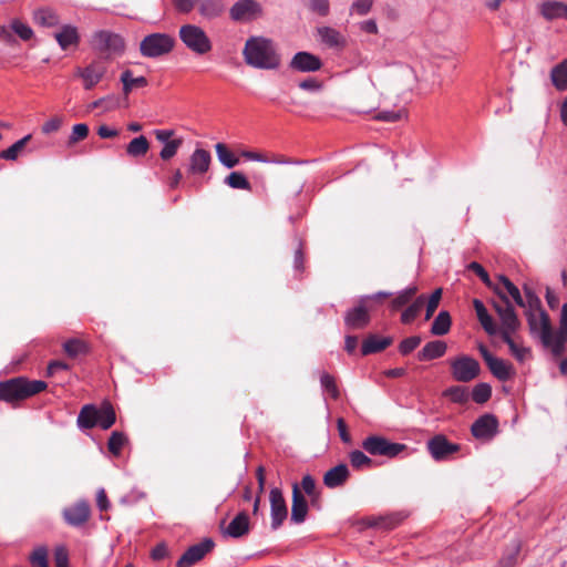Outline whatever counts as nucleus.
I'll list each match as a JSON object with an SVG mask.
<instances>
[{
	"mask_svg": "<svg viewBox=\"0 0 567 567\" xmlns=\"http://www.w3.org/2000/svg\"><path fill=\"white\" fill-rule=\"evenodd\" d=\"M373 0H355L350 8L351 12L365 16L372 8Z\"/></svg>",
	"mask_w": 567,
	"mask_h": 567,
	"instance_id": "63",
	"label": "nucleus"
},
{
	"mask_svg": "<svg viewBox=\"0 0 567 567\" xmlns=\"http://www.w3.org/2000/svg\"><path fill=\"white\" fill-rule=\"evenodd\" d=\"M11 29L23 41H28L33 37L32 29L28 24L21 22L20 20H13L11 22Z\"/></svg>",
	"mask_w": 567,
	"mask_h": 567,
	"instance_id": "58",
	"label": "nucleus"
},
{
	"mask_svg": "<svg viewBox=\"0 0 567 567\" xmlns=\"http://www.w3.org/2000/svg\"><path fill=\"white\" fill-rule=\"evenodd\" d=\"M452 326L451 315L443 310L440 311L431 326V333L433 336H445L449 333Z\"/></svg>",
	"mask_w": 567,
	"mask_h": 567,
	"instance_id": "35",
	"label": "nucleus"
},
{
	"mask_svg": "<svg viewBox=\"0 0 567 567\" xmlns=\"http://www.w3.org/2000/svg\"><path fill=\"white\" fill-rule=\"evenodd\" d=\"M421 341H422V339L419 336L409 337V338L402 340V342L399 346L400 353L402 355H406V354L411 353L420 346Z\"/></svg>",
	"mask_w": 567,
	"mask_h": 567,
	"instance_id": "59",
	"label": "nucleus"
},
{
	"mask_svg": "<svg viewBox=\"0 0 567 567\" xmlns=\"http://www.w3.org/2000/svg\"><path fill=\"white\" fill-rule=\"evenodd\" d=\"M317 32L321 42L329 48L343 49L346 47L347 41L338 30L330 27H320Z\"/></svg>",
	"mask_w": 567,
	"mask_h": 567,
	"instance_id": "25",
	"label": "nucleus"
},
{
	"mask_svg": "<svg viewBox=\"0 0 567 567\" xmlns=\"http://www.w3.org/2000/svg\"><path fill=\"white\" fill-rule=\"evenodd\" d=\"M478 321L481 326L483 327L484 331L489 336L499 334L501 326L498 327L492 316L487 312L486 315L478 318Z\"/></svg>",
	"mask_w": 567,
	"mask_h": 567,
	"instance_id": "61",
	"label": "nucleus"
},
{
	"mask_svg": "<svg viewBox=\"0 0 567 567\" xmlns=\"http://www.w3.org/2000/svg\"><path fill=\"white\" fill-rule=\"evenodd\" d=\"M430 455L435 461H444L450 455L457 453L461 450L458 444L450 442L445 435L436 434L426 443Z\"/></svg>",
	"mask_w": 567,
	"mask_h": 567,
	"instance_id": "12",
	"label": "nucleus"
},
{
	"mask_svg": "<svg viewBox=\"0 0 567 567\" xmlns=\"http://www.w3.org/2000/svg\"><path fill=\"white\" fill-rule=\"evenodd\" d=\"M350 477L349 468L346 464H339L323 475V484L328 488H337L343 486Z\"/></svg>",
	"mask_w": 567,
	"mask_h": 567,
	"instance_id": "22",
	"label": "nucleus"
},
{
	"mask_svg": "<svg viewBox=\"0 0 567 567\" xmlns=\"http://www.w3.org/2000/svg\"><path fill=\"white\" fill-rule=\"evenodd\" d=\"M210 163V153L204 148H196L189 157L188 173L193 175L205 174L209 169Z\"/></svg>",
	"mask_w": 567,
	"mask_h": 567,
	"instance_id": "21",
	"label": "nucleus"
},
{
	"mask_svg": "<svg viewBox=\"0 0 567 567\" xmlns=\"http://www.w3.org/2000/svg\"><path fill=\"white\" fill-rule=\"evenodd\" d=\"M567 342V336L557 334L556 332L549 337V343L543 344L545 348H549L555 357H561L565 353V344Z\"/></svg>",
	"mask_w": 567,
	"mask_h": 567,
	"instance_id": "46",
	"label": "nucleus"
},
{
	"mask_svg": "<svg viewBox=\"0 0 567 567\" xmlns=\"http://www.w3.org/2000/svg\"><path fill=\"white\" fill-rule=\"evenodd\" d=\"M306 6L320 17H326L330 12L329 0H306Z\"/></svg>",
	"mask_w": 567,
	"mask_h": 567,
	"instance_id": "56",
	"label": "nucleus"
},
{
	"mask_svg": "<svg viewBox=\"0 0 567 567\" xmlns=\"http://www.w3.org/2000/svg\"><path fill=\"white\" fill-rule=\"evenodd\" d=\"M183 144V138H173L172 141L167 142L164 147L162 148L159 153V157L163 161H169L173 158L176 154L179 147Z\"/></svg>",
	"mask_w": 567,
	"mask_h": 567,
	"instance_id": "55",
	"label": "nucleus"
},
{
	"mask_svg": "<svg viewBox=\"0 0 567 567\" xmlns=\"http://www.w3.org/2000/svg\"><path fill=\"white\" fill-rule=\"evenodd\" d=\"M175 39L167 33H151L140 42V53L144 58L155 59L169 54L175 48Z\"/></svg>",
	"mask_w": 567,
	"mask_h": 567,
	"instance_id": "6",
	"label": "nucleus"
},
{
	"mask_svg": "<svg viewBox=\"0 0 567 567\" xmlns=\"http://www.w3.org/2000/svg\"><path fill=\"white\" fill-rule=\"evenodd\" d=\"M550 79L557 90H567V59L551 69Z\"/></svg>",
	"mask_w": 567,
	"mask_h": 567,
	"instance_id": "33",
	"label": "nucleus"
},
{
	"mask_svg": "<svg viewBox=\"0 0 567 567\" xmlns=\"http://www.w3.org/2000/svg\"><path fill=\"white\" fill-rule=\"evenodd\" d=\"M54 39L62 50H68L70 47H78L80 43V34L76 27L64 24L60 31L54 34Z\"/></svg>",
	"mask_w": 567,
	"mask_h": 567,
	"instance_id": "24",
	"label": "nucleus"
},
{
	"mask_svg": "<svg viewBox=\"0 0 567 567\" xmlns=\"http://www.w3.org/2000/svg\"><path fill=\"white\" fill-rule=\"evenodd\" d=\"M87 135H89V126L86 124H84V123L75 124L72 127L71 135L69 136L68 145L73 146L76 143L85 140L87 137Z\"/></svg>",
	"mask_w": 567,
	"mask_h": 567,
	"instance_id": "54",
	"label": "nucleus"
},
{
	"mask_svg": "<svg viewBox=\"0 0 567 567\" xmlns=\"http://www.w3.org/2000/svg\"><path fill=\"white\" fill-rule=\"evenodd\" d=\"M497 299L491 301L493 309L501 320L499 336L502 340L508 346L511 353L519 362H524L530 354L529 348H525L514 340V334L519 330L522 322L517 312L505 293L495 288Z\"/></svg>",
	"mask_w": 567,
	"mask_h": 567,
	"instance_id": "1",
	"label": "nucleus"
},
{
	"mask_svg": "<svg viewBox=\"0 0 567 567\" xmlns=\"http://www.w3.org/2000/svg\"><path fill=\"white\" fill-rule=\"evenodd\" d=\"M478 321L481 326L483 327L484 331L489 336L499 334L501 326L498 327L492 316L487 312L486 315L478 318Z\"/></svg>",
	"mask_w": 567,
	"mask_h": 567,
	"instance_id": "60",
	"label": "nucleus"
},
{
	"mask_svg": "<svg viewBox=\"0 0 567 567\" xmlns=\"http://www.w3.org/2000/svg\"><path fill=\"white\" fill-rule=\"evenodd\" d=\"M289 68L298 72H316L322 68L319 56L307 52H297L289 63Z\"/></svg>",
	"mask_w": 567,
	"mask_h": 567,
	"instance_id": "17",
	"label": "nucleus"
},
{
	"mask_svg": "<svg viewBox=\"0 0 567 567\" xmlns=\"http://www.w3.org/2000/svg\"><path fill=\"white\" fill-rule=\"evenodd\" d=\"M321 386L331 395L333 400H338L340 398V391L337 385L334 377L331 374L323 372L320 377Z\"/></svg>",
	"mask_w": 567,
	"mask_h": 567,
	"instance_id": "52",
	"label": "nucleus"
},
{
	"mask_svg": "<svg viewBox=\"0 0 567 567\" xmlns=\"http://www.w3.org/2000/svg\"><path fill=\"white\" fill-rule=\"evenodd\" d=\"M417 287L412 286L406 289H404L402 292H400L391 302V306L394 310L400 309L401 307L408 305L416 295Z\"/></svg>",
	"mask_w": 567,
	"mask_h": 567,
	"instance_id": "49",
	"label": "nucleus"
},
{
	"mask_svg": "<svg viewBox=\"0 0 567 567\" xmlns=\"http://www.w3.org/2000/svg\"><path fill=\"white\" fill-rule=\"evenodd\" d=\"M64 520L73 526H83L91 516L90 505L85 501H79L75 504L68 506L62 512Z\"/></svg>",
	"mask_w": 567,
	"mask_h": 567,
	"instance_id": "16",
	"label": "nucleus"
},
{
	"mask_svg": "<svg viewBox=\"0 0 567 567\" xmlns=\"http://www.w3.org/2000/svg\"><path fill=\"white\" fill-rule=\"evenodd\" d=\"M362 449L373 456H385L394 458L405 451L408 446L402 443H394L380 435H370L362 442Z\"/></svg>",
	"mask_w": 567,
	"mask_h": 567,
	"instance_id": "7",
	"label": "nucleus"
},
{
	"mask_svg": "<svg viewBox=\"0 0 567 567\" xmlns=\"http://www.w3.org/2000/svg\"><path fill=\"white\" fill-rule=\"evenodd\" d=\"M63 351L68 357L76 358L87 352V344L78 338L69 339L63 343Z\"/></svg>",
	"mask_w": 567,
	"mask_h": 567,
	"instance_id": "42",
	"label": "nucleus"
},
{
	"mask_svg": "<svg viewBox=\"0 0 567 567\" xmlns=\"http://www.w3.org/2000/svg\"><path fill=\"white\" fill-rule=\"evenodd\" d=\"M31 567H49V549L45 546L35 547L29 555Z\"/></svg>",
	"mask_w": 567,
	"mask_h": 567,
	"instance_id": "44",
	"label": "nucleus"
},
{
	"mask_svg": "<svg viewBox=\"0 0 567 567\" xmlns=\"http://www.w3.org/2000/svg\"><path fill=\"white\" fill-rule=\"evenodd\" d=\"M351 465L357 468H370L373 466V460L367 456L362 451L354 450L349 454Z\"/></svg>",
	"mask_w": 567,
	"mask_h": 567,
	"instance_id": "47",
	"label": "nucleus"
},
{
	"mask_svg": "<svg viewBox=\"0 0 567 567\" xmlns=\"http://www.w3.org/2000/svg\"><path fill=\"white\" fill-rule=\"evenodd\" d=\"M97 408L93 404L82 406L78 415V425L80 429L90 430L97 425Z\"/></svg>",
	"mask_w": 567,
	"mask_h": 567,
	"instance_id": "30",
	"label": "nucleus"
},
{
	"mask_svg": "<svg viewBox=\"0 0 567 567\" xmlns=\"http://www.w3.org/2000/svg\"><path fill=\"white\" fill-rule=\"evenodd\" d=\"M225 184L234 189L251 190V185L241 172H231L225 178Z\"/></svg>",
	"mask_w": 567,
	"mask_h": 567,
	"instance_id": "43",
	"label": "nucleus"
},
{
	"mask_svg": "<svg viewBox=\"0 0 567 567\" xmlns=\"http://www.w3.org/2000/svg\"><path fill=\"white\" fill-rule=\"evenodd\" d=\"M250 532V520L249 516L246 512H240L237 514L233 520L228 524V526L223 530L225 536L231 538H240Z\"/></svg>",
	"mask_w": 567,
	"mask_h": 567,
	"instance_id": "20",
	"label": "nucleus"
},
{
	"mask_svg": "<svg viewBox=\"0 0 567 567\" xmlns=\"http://www.w3.org/2000/svg\"><path fill=\"white\" fill-rule=\"evenodd\" d=\"M447 344L442 340H434L427 342L423 349L417 353L420 361H430L439 359L445 354Z\"/></svg>",
	"mask_w": 567,
	"mask_h": 567,
	"instance_id": "27",
	"label": "nucleus"
},
{
	"mask_svg": "<svg viewBox=\"0 0 567 567\" xmlns=\"http://www.w3.org/2000/svg\"><path fill=\"white\" fill-rule=\"evenodd\" d=\"M47 386L44 381L24 377L0 381V400L13 404L44 391Z\"/></svg>",
	"mask_w": 567,
	"mask_h": 567,
	"instance_id": "3",
	"label": "nucleus"
},
{
	"mask_svg": "<svg viewBox=\"0 0 567 567\" xmlns=\"http://www.w3.org/2000/svg\"><path fill=\"white\" fill-rule=\"evenodd\" d=\"M451 374L455 381L470 382L476 379L481 372L480 363L470 355H458L449 361Z\"/></svg>",
	"mask_w": 567,
	"mask_h": 567,
	"instance_id": "8",
	"label": "nucleus"
},
{
	"mask_svg": "<svg viewBox=\"0 0 567 567\" xmlns=\"http://www.w3.org/2000/svg\"><path fill=\"white\" fill-rule=\"evenodd\" d=\"M494 377L501 381H507L513 375L512 364L503 359L494 357L489 363L486 364Z\"/></svg>",
	"mask_w": 567,
	"mask_h": 567,
	"instance_id": "32",
	"label": "nucleus"
},
{
	"mask_svg": "<svg viewBox=\"0 0 567 567\" xmlns=\"http://www.w3.org/2000/svg\"><path fill=\"white\" fill-rule=\"evenodd\" d=\"M214 547V540L205 538L203 542L190 546L177 560L176 567H192L212 551Z\"/></svg>",
	"mask_w": 567,
	"mask_h": 567,
	"instance_id": "13",
	"label": "nucleus"
},
{
	"mask_svg": "<svg viewBox=\"0 0 567 567\" xmlns=\"http://www.w3.org/2000/svg\"><path fill=\"white\" fill-rule=\"evenodd\" d=\"M198 11L206 19L218 18L225 11L224 0H202Z\"/></svg>",
	"mask_w": 567,
	"mask_h": 567,
	"instance_id": "31",
	"label": "nucleus"
},
{
	"mask_svg": "<svg viewBox=\"0 0 567 567\" xmlns=\"http://www.w3.org/2000/svg\"><path fill=\"white\" fill-rule=\"evenodd\" d=\"M393 343L391 337H379L378 334H369L362 342L361 352L362 355H369L378 353L386 349Z\"/></svg>",
	"mask_w": 567,
	"mask_h": 567,
	"instance_id": "23",
	"label": "nucleus"
},
{
	"mask_svg": "<svg viewBox=\"0 0 567 567\" xmlns=\"http://www.w3.org/2000/svg\"><path fill=\"white\" fill-rule=\"evenodd\" d=\"M441 298H442V289L437 288L432 292V295L430 296V298L426 301L425 320H429L432 318V316L434 315L435 310L439 307Z\"/></svg>",
	"mask_w": 567,
	"mask_h": 567,
	"instance_id": "57",
	"label": "nucleus"
},
{
	"mask_svg": "<svg viewBox=\"0 0 567 567\" xmlns=\"http://www.w3.org/2000/svg\"><path fill=\"white\" fill-rule=\"evenodd\" d=\"M403 516L401 514H392L380 517L377 525L385 529H393L401 524Z\"/></svg>",
	"mask_w": 567,
	"mask_h": 567,
	"instance_id": "62",
	"label": "nucleus"
},
{
	"mask_svg": "<svg viewBox=\"0 0 567 567\" xmlns=\"http://www.w3.org/2000/svg\"><path fill=\"white\" fill-rule=\"evenodd\" d=\"M91 47L94 51L104 54L103 60L107 61L121 56L125 51V41L117 34L106 30L96 31L91 38Z\"/></svg>",
	"mask_w": 567,
	"mask_h": 567,
	"instance_id": "4",
	"label": "nucleus"
},
{
	"mask_svg": "<svg viewBox=\"0 0 567 567\" xmlns=\"http://www.w3.org/2000/svg\"><path fill=\"white\" fill-rule=\"evenodd\" d=\"M498 431V420L495 415L486 413L480 416L471 426L472 435L477 440L488 441Z\"/></svg>",
	"mask_w": 567,
	"mask_h": 567,
	"instance_id": "15",
	"label": "nucleus"
},
{
	"mask_svg": "<svg viewBox=\"0 0 567 567\" xmlns=\"http://www.w3.org/2000/svg\"><path fill=\"white\" fill-rule=\"evenodd\" d=\"M524 293L525 308H527L525 311L538 312L544 310L539 297L535 293V291L532 288L524 286Z\"/></svg>",
	"mask_w": 567,
	"mask_h": 567,
	"instance_id": "45",
	"label": "nucleus"
},
{
	"mask_svg": "<svg viewBox=\"0 0 567 567\" xmlns=\"http://www.w3.org/2000/svg\"><path fill=\"white\" fill-rule=\"evenodd\" d=\"M271 528L278 529L288 516V508L282 492L275 487L269 493Z\"/></svg>",
	"mask_w": 567,
	"mask_h": 567,
	"instance_id": "14",
	"label": "nucleus"
},
{
	"mask_svg": "<svg viewBox=\"0 0 567 567\" xmlns=\"http://www.w3.org/2000/svg\"><path fill=\"white\" fill-rule=\"evenodd\" d=\"M150 142L144 135L133 138L126 145V154L131 157H142L150 151Z\"/></svg>",
	"mask_w": 567,
	"mask_h": 567,
	"instance_id": "36",
	"label": "nucleus"
},
{
	"mask_svg": "<svg viewBox=\"0 0 567 567\" xmlns=\"http://www.w3.org/2000/svg\"><path fill=\"white\" fill-rule=\"evenodd\" d=\"M443 395L451 399L454 403H465L468 400V392L464 386L454 385L446 389Z\"/></svg>",
	"mask_w": 567,
	"mask_h": 567,
	"instance_id": "51",
	"label": "nucleus"
},
{
	"mask_svg": "<svg viewBox=\"0 0 567 567\" xmlns=\"http://www.w3.org/2000/svg\"><path fill=\"white\" fill-rule=\"evenodd\" d=\"M215 151L218 157V161L227 168H233L238 165L239 158L236 157L224 143H217L215 145Z\"/></svg>",
	"mask_w": 567,
	"mask_h": 567,
	"instance_id": "40",
	"label": "nucleus"
},
{
	"mask_svg": "<svg viewBox=\"0 0 567 567\" xmlns=\"http://www.w3.org/2000/svg\"><path fill=\"white\" fill-rule=\"evenodd\" d=\"M107 72V63L102 58L93 60L85 68H76L75 76L82 79L83 87L92 90L97 83L102 81Z\"/></svg>",
	"mask_w": 567,
	"mask_h": 567,
	"instance_id": "10",
	"label": "nucleus"
},
{
	"mask_svg": "<svg viewBox=\"0 0 567 567\" xmlns=\"http://www.w3.org/2000/svg\"><path fill=\"white\" fill-rule=\"evenodd\" d=\"M308 514V503L300 489V486L295 483L292 485V504H291V522L301 524L306 520Z\"/></svg>",
	"mask_w": 567,
	"mask_h": 567,
	"instance_id": "19",
	"label": "nucleus"
},
{
	"mask_svg": "<svg viewBox=\"0 0 567 567\" xmlns=\"http://www.w3.org/2000/svg\"><path fill=\"white\" fill-rule=\"evenodd\" d=\"M543 17L547 20H554L558 18L567 19V3L561 1L548 0L543 2L540 7Z\"/></svg>",
	"mask_w": 567,
	"mask_h": 567,
	"instance_id": "29",
	"label": "nucleus"
},
{
	"mask_svg": "<svg viewBox=\"0 0 567 567\" xmlns=\"http://www.w3.org/2000/svg\"><path fill=\"white\" fill-rule=\"evenodd\" d=\"M178 37L183 44L193 53L205 55L213 49L212 41L203 28L196 24H183L179 28Z\"/></svg>",
	"mask_w": 567,
	"mask_h": 567,
	"instance_id": "5",
	"label": "nucleus"
},
{
	"mask_svg": "<svg viewBox=\"0 0 567 567\" xmlns=\"http://www.w3.org/2000/svg\"><path fill=\"white\" fill-rule=\"evenodd\" d=\"M498 280L502 284V287L494 286L493 291L496 293L495 288L501 289L512 305L513 302L511 301L509 297L518 307L525 308V300L519 289L504 275H499Z\"/></svg>",
	"mask_w": 567,
	"mask_h": 567,
	"instance_id": "28",
	"label": "nucleus"
},
{
	"mask_svg": "<svg viewBox=\"0 0 567 567\" xmlns=\"http://www.w3.org/2000/svg\"><path fill=\"white\" fill-rule=\"evenodd\" d=\"M426 298L424 295L419 296L412 305H410L401 316V321L405 324L411 323L420 313L421 309L425 305Z\"/></svg>",
	"mask_w": 567,
	"mask_h": 567,
	"instance_id": "41",
	"label": "nucleus"
},
{
	"mask_svg": "<svg viewBox=\"0 0 567 567\" xmlns=\"http://www.w3.org/2000/svg\"><path fill=\"white\" fill-rule=\"evenodd\" d=\"M261 14V6L256 0H239L229 10V17L235 22H249Z\"/></svg>",
	"mask_w": 567,
	"mask_h": 567,
	"instance_id": "11",
	"label": "nucleus"
},
{
	"mask_svg": "<svg viewBox=\"0 0 567 567\" xmlns=\"http://www.w3.org/2000/svg\"><path fill=\"white\" fill-rule=\"evenodd\" d=\"M97 425L103 429H110L116 421L115 411L110 402H104L100 409H97Z\"/></svg>",
	"mask_w": 567,
	"mask_h": 567,
	"instance_id": "34",
	"label": "nucleus"
},
{
	"mask_svg": "<svg viewBox=\"0 0 567 567\" xmlns=\"http://www.w3.org/2000/svg\"><path fill=\"white\" fill-rule=\"evenodd\" d=\"M55 567H69V554L65 547L60 546L54 550Z\"/></svg>",
	"mask_w": 567,
	"mask_h": 567,
	"instance_id": "64",
	"label": "nucleus"
},
{
	"mask_svg": "<svg viewBox=\"0 0 567 567\" xmlns=\"http://www.w3.org/2000/svg\"><path fill=\"white\" fill-rule=\"evenodd\" d=\"M247 65L260 70H276L281 64V58L272 40L264 37H250L243 49Z\"/></svg>",
	"mask_w": 567,
	"mask_h": 567,
	"instance_id": "2",
	"label": "nucleus"
},
{
	"mask_svg": "<svg viewBox=\"0 0 567 567\" xmlns=\"http://www.w3.org/2000/svg\"><path fill=\"white\" fill-rule=\"evenodd\" d=\"M127 442V437L124 433L114 431L112 432L109 442L107 449L113 455H120L124 444Z\"/></svg>",
	"mask_w": 567,
	"mask_h": 567,
	"instance_id": "48",
	"label": "nucleus"
},
{
	"mask_svg": "<svg viewBox=\"0 0 567 567\" xmlns=\"http://www.w3.org/2000/svg\"><path fill=\"white\" fill-rule=\"evenodd\" d=\"M33 22L43 28H53L60 24V17L51 8H39L33 11Z\"/></svg>",
	"mask_w": 567,
	"mask_h": 567,
	"instance_id": "26",
	"label": "nucleus"
},
{
	"mask_svg": "<svg viewBox=\"0 0 567 567\" xmlns=\"http://www.w3.org/2000/svg\"><path fill=\"white\" fill-rule=\"evenodd\" d=\"M121 82L123 84V92L128 95L135 87H144L147 85V79L145 76L133 78L131 70H125L121 74Z\"/></svg>",
	"mask_w": 567,
	"mask_h": 567,
	"instance_id": "38",
	"label": "nucleus"
},
{
	"mask_svg": "<svg viewBox=\"0 0 567 567\" xmlns=\"http://www.w3.org/2000/svg\"><path fill=\"white\" fill-rule=\"evenodd\" d=\"M492 395V388L487 383H480L474 386L472 392L473 401L483 404L489 400Z\"/></svg>",
	"mask_w": 567,
	"mask_h": 567,
	"instance_id": "53",
	"label": "nucleus"
},
{
	"mask_svg": "<svg viewBox=\"0 0 567 567\" xmlns=\"http://www.w3.org/2000/svg\"><path fill=\"white\" fill-rule=\"evenodd\" d=\"M32 138L31 134L25 135L21 140L17 141L9 148L3 150L0 153V158L6 161H16L19 157V154L24 150L29 141Z\"/></svg>",
	"mask_w": 567,
	"mask_h": 567,
	"instance_id": "39",
	"label": "nucleus"
},
{
	"mask_svg": "<svg viewBox=\"0 0 567 567\" xmlns=\"http://www.w3.org/2000/svg\"><path fill=\"white\" fill-rule=\"evenodd\" d=\"M529 333L538 338L542 344L549 343V337L555 333L549 315L545 311H525Z\"/></svg>",
	"mask_w": 567,
	"mask_h": 567,
	"instance_id": "9",
	"label": "nucleus"
},
{
	"mask_svg": "<svg viewBox=\"0 0 567 567\" xmlns=\"http://www.w3.org/2000/svg\"><path fill=\"white\" fill-rule=\"evenodd\" d=\"M520 546L522 545L518 539H513L496 567H514L520 551Z\"/></svg>",
	"mask_w": 567,
	"mask_h": 567,
	"instance_id": "37",
	"label": "nucleus"
},
{
	"mask_svg": "<svg viewBox=\"0 0 567 567\" xmlns=\"http://www.w3.org/2000/svg\"><path fill=\"white\" fill-rule=\"evenodd\" d=\"M301 488L310 497L311 504H316L320 493L317 491L316 481L311 475L307 474L302 477Z\"/></svg>",
	"mask_w": 567,
	"mask_h": 567,
	"instance_id": "50",
	"label": "nucleus"
},
{
	"mask_svg": "<svg viewBox=\"0 0 567 567\" xmlns=\"http://www.w3.org/2000/svg\"><path fill=\"white\" fill-rule=\"evenodd\" d=\"M370 323L369 309L364 305V300H360L359 305L347 311L344 316V324L349 330H360Z\"/></svg>",
	"mask_w": 567,
	"mask_h": 567,
	"instance_id": "18",
	"label": "nucleus"
}]
</instances>
